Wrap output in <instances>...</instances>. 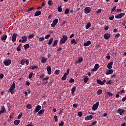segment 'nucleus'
<instances>
[{
	"instance_id": "obj_54",
	"label": "nucleus",
	"mask_w": 126,
	"mask_h": 126,
	"mask_svg": "<svg viewBox=\"0 0 126 126\" xmlns=\"http://www.w3.org/2000/svg\"><path fill=\"white\" fill-rule=\"evenodd\" d=\"M120 36H121V34L120 33H117L115 35V38H118Z\"/></svg>"
},
{
	"instance_id": "obj_56",
	"label": "nucleus",
	"mask_w": 126,
	"mask_h": 126,
	"mask_svg": "<svg viewBox=\"0 0 126 126\" xmlns=\"http://www.w3.org/2000/svg\"><path fill=\"white\" fill-rule=\"evenodd\" d=\"M96 124H97V121H94V122L92 123V126H95V125H96Z\"/></svg>"
},
{
	"instance_id": "obj_36",
	"label": "nucleus",
	"mask_w": 126,
	"mask_h": 126,
	"mask_svg": "<svg viewBox=\"0 0 126 126\" xmlns=\"http://www.w3.org/2000/svg\"><path fill=\"white\" fill-rule=\"evenodd\" d=\"M47 3L49 5L51 6L53 4V1L52 0H49L48 1Z\"/></svg>"
},
{
	"instance_id": "obj_51",
	"label": "nucleus",
	"mask_w": 126,
	"mask_h": 126,
	"mask_svg": "<svg viewBox=\"0 0 126 126\" xmlns=\"http://www.w3.org/2000/svg\"><path fill=\"white\" fill-rule=\"evenodd\" d=\"M73 108H77L78 107V104L77 103H74L73 104Z\"/></svg>"
},
{
	"instance_id": "obj_39",
	"label": "nucleus",
	"mask_w": 126,
	"mask_h": 126,
	"mask_svg": "<svg viewBox=\"0 0 126 126\" xmlns=\"http://www.w3.org/2000/svg\"><path fill=\"white\" fill-rule=\"evenodd\" d=\"M57 9L59 12H62V11H63V8H62L61 6H58Z\"/></svg>"
},
{
	"instance_id": "obj_29",
	"label": "nucleus",
	"mask_w": 126,
	"mask_h": 126,
	"mask_svg": "<svg viewBox=\"0 0 126 126\" xmlns=\"http://www.w3.org/2000/svg\"><path fill=\"white\" fill-rule=\"evenodd\" d=\"M67 76V74H66V73H65L63 76L62 77V80H65V79H66V76Z\"/></svg>"
},
{
	"instance_id": "obj_45",
	"label": "nucleus",
	"mask_w": 126,
	"mask_h": 126,
	"mask_svg": "<svg viewBox=\"0 0 126 126\" xmlns=\"http://www.w3.org/2000/svg\"><path fill=\"white\" fill-rule=\"evenodd\" d=\"M28 38H29V39H32V38H34V34H32L28 36Z\"/></svg>"
},
{
	"instance_id": "obj_28",
	"label": "nucleus",
	"mask_w": 126,
	"mask_h": 126,
	"mask_svg": "<svg viewBox=\"0 0 126 126\" xmlns=\"http://www.w3.org/2000/svg\"><path fill=\"white\" fill-rule=\"evenodd\" d=\"M45 112V109H41L38 112V115H42L44 114Z\"/></svg>"
},
{
	"instance_id": "obj_25",
	"label": "nucleus",
	"mask_w": 126,
	"mask_h": 126,
	"mask_svg": "<svg viewBox=\"0 0 126 126\" xmlns=\"http://www.w3.org/2000/svg\"><path fill=\"white\" fill-rule=\"evenodd\" d=\"M41 63H47V59L46 58H42L41 59Z\"/></svg>"
},
{
	"instance_id": "obj_32",
	"label": "nucleus",
	"mask_w": 126,
	"mask_h": 126,
	"mask_svg": "<svg viewBox=\"0 0 126 126\" xmlns=\"http://www.w3.org/2000/svg\"><path fill=\"white\" fill-rule=\"evenodd\" d=\"M32 10H34V7H32V8L29 9L28 10H27V12H29V13H30L32 12Z\"/></svg>"
},
{
	"instance_id": "obj_21",
	"label": "nucleus",
	"mask_w": 126,
	"mask_h": 126,
	"mask_svg": "<svg viewBox=\"0 0 126 126\" xmlns=\"http://www.w3.org/2000/svg\"><path fill=\"white\" fill-rule=\"evenodd\" d=\"M41 11H37L34 13V16H39V15H41Z\"/></svg>"
},
{
	"instance_id": "obj_17",
	"label": "nucleus",
	"mask_w": 126,
	"mask_h": 126,
	"mask_svg": "<svg viewBox=\"0 0 126 126\" xmlns=\"http://www.w3.org/2000/svg\"><path fill=\"white\" fill-rule=\"evenodd\" d=\"M82 62H83V58H79L78 60L75 61V63L76 64L77 63H81Z\"/></svg>"
},
{
	"instance_id": "obj_42",
	"label": "nucleus",
	"mask_w": 126,
	"mask_h": 126,
	"mask_svg": "<svg viewBox=\"0 0 126 126\" xmlns=\"http://www.w3.org/2000/svg\"><path fill=\"white\" fill-rule=\"evenodd\" d=\"M110 20H114V18H115V16L114 15H112L111 16L109 17Z\"/></svg>"
},
{
	"instance_id": "obj_9",
	"label": "nucleus",
	"mask_w": 126,
	"mask_h": 126,
	"mask_svg": "<svg viewBox=\"0 0 126 126\" xmlns=\"http://www.w3.org/2000/svg\"><path fill=\"white\" fill-rule=\"evenodd\" d=\"M90 11H91V8H90V7H86L84 9V13H85L86 14L90 13Z\"/></svg>"
},
{
	"instance_id": "obj_8",
	"label": "nucleus",
	"mask_w": 126,
	"mask_h": 126,
	"mask_svg": "<svg viewBox=\"0 0 126 126\" xmlns=\"http://www.w3.org/2000/svg\"><path fill=\"white\" fill-rule=\"evenodd\" d=\"M59 22V20L58 19H55L53 21L52 24L51 25V27H55L56 25L58 24Z\"/></svg>"
},
{
	"instance_id": "obj_37",
	"label": "nucleus",
	"mask_w": 126,
	"mask_h": 126,
	"mask_svg": "<svg viewBox=\"0 0 126 126\" xmlns=\"http://www.w3.org/2000/svg\"><path fill=\"white\" fill-rule=\"evenodd\" d=\"M26 107H27V109H32V104H29L27 105Z\"/></svg>"
},
{
	"instance_id": "obj_35",
	"label": "nucleus",
	"mask_w": 126,
	"mask_h": 126,
	"mask_svg": "<svg viewBox=\"0 0 126 126\" xmlns=\"http://www.w3.org/2000/svg\"><path fill=\"white\" fill-rule=\"evenodd\" d=\"M45 40V37L42 36L40 37L38 39L39 42H42V41H44Z\"/></svg>"
},
{
	"instance_id": "obj_2",
	"label": "nucleus",
	"mask_w": 126,
	"mask_h": 126,
	"mask_svg": "<svg viewBox=\"0 0 126 126\" xmlns=\"http://www.w3.org/2000/svg\"><path fill=\"white\" fill-rule=\"evenodd\" d=\"M14 89H15V83L13 82L9 89L11 94H14Z\"/></svg>"
},
{
	"instance_id": "obj_53",
	"label": "nucleus",
	"mask_w": 126,
	"mask_h": 126,
	"mask_svg": "<svg viewBox=\"0 0 126 126\" xmlns=\"http://www.w3.org/2000/svg\"><path fill=\"white\" fill-rule=\"evenodd\" d=\"M82 115H83L82 112H79L78 113V117H82Z\"/></svg>"
},
{
	"instance_id": "obj_46",
	"label": "nucleus",
	"mask_w": 126,
	"mask_h": 126,
	"mask_svg": "<svg viewBox=\"0 0 126 126\" xmlns=\"http://www.w3.org/2000/svg\"><path fill=\"white\" fill-rule=\"evenodd\" d=\"M55 74L59 75L60 74V70H57L55 71Z\"/></svg>"
},
{
	"instance_id": "obj_15",
	"label": "nucleus",
	"mask_w": 126,
	"mask_h": 126,
	"mask_svg": "<svg viewBox=\"0 0 126 126\" xmlns=\"http://www.w3.org/2000/svg\"><path fill=\"white\" fill-rule=\"evenodd\" d=\"M107 67L108 68V69H111V68L113 67V62H110L109 63L107 64Z\"/></svg>"
},
{
	"instance_id": "obj_16",
	"label": "nucleus",
	"mask_w": 126,
	"mask_h": 126,
	"mask_svg": "<svg viewBox=\"0 0 126 126\" xmlns=\"http://www.w3.org/2000/svg\"><path fill=\"white\" fill-rule=\"evenodd\" d=\"M46 69L47 70L48 74H49V75L51 74V73L52 72V68H51V67L50 66H47Z\"/></svg>"
},
{
	"instance_id": "obj_38",
	"label": "nucleus",
	"mask_w": 126,
	"mask_h": 126,
	"mask_svg": "<svg viewBox=\"0 0 126 126\" xmlns=\"http://www.w3.org/2000/svg\"><path fill=\"white\" fill-rule=\"evenodd\" d=\"M71 44H75V45H76L77 44V42H76V41H75V39H73L71 40Z\"/></svg>"
},
{
	"instance_id": "obj_63",
	"label": "nucleus",
	"mask_w": 126,
	"mask_h": 126,
	"mask_svg": "<svg viewBox=\"0 0 126 126\" xmlns=\"http://www.w3.org/2000/svg\"><path fill=\"white\" fill-rule=\"evenodd\" d=\"M73 37H74V33H72V34H71L69 36L70 39H71L72 38H73Z\"/></svg>"
},
{
	"instance_id": "obj_14",
	"label": "nucleus",
	"mask_w": 126,
	"mask_h": 126,
	"mask_svg": "<svg viewBox=\"0 0 126 126\" xmlns=\"http://www.w3.org/2000/svg\"><path fill=\"white\" fill-rule=\"evenodd\" d=\"M114 72V70L110 69H108L106 70V72L105 73V74L106 75H109L110 74H112Z\"/></svg>"
},
{
	"instance_id": "obj_19",
	"label": "nucleus",
	"mask_w": 126,
	"mask_h": 126,
	"mask_svg": "<svg viewBox=\"0 0 126 126\" xmlns=\"http://www.w3.org/2000/svg\"><path fill=\"white\" fill-rule=\"evenodd\" d=\"M28 37L27 36H24L22 37V43H25V42H27V39Z\"/></svg>"
},
{
	"instance_id": "obj_48",
	"label": "nucleus",
	"mask_w": 126,
	"mask_h": 126,
	"mask_svg": "<svg viewBox=\"0 0 126 126\" xmlns=\"http://www.w3.org/2000/svg\"><path fill=\"white\" fill-rule=\"evenodd\" d=\"M69 83H72L73 82H74V79L73 78L70 79V80H69Z\"/></svg>"
},
{
	"instance_id": "obj_7",
	"label": "nucleus",
	"mask_w": 126,
	"mask_h": 126,
	"mask_svg": "<svg viewBox=\"0 0 126 126\" xmlns=\"http://www.w3.org/2000/svg\"><path fill=\"white\" fill-rule=\"evenodd\" d=\"M99 107V101H97L96 103H95L92 107L93 111H96L98 107Z\"/></svg>"
},
{
	"instance_id": "obj_11",
	"label": "nucleus",
	"mask_w": 126,
	"mask_h": 126,
	"mask_svg": "<svg viewBox=\"0 0 126 126\" xmlns=\"http://www.w3.org/2000/svg\"><path fill=\"white\" fill-rule=\"evenodd\" d=\"M96 82L99 85H103L106 82V80H103V81H101V80L98 79L96 80Z\"/></svg>"
},
{
	"instance_id": "obj_47",
	"label": "nucleus",
	"mask_w": 126,
	"mask_h": 126,
	"mask_svg": "<svg viewBox=\"0 0 126 126\" xmlns=\"http://www.w3.org/2000/svg\"><path fill=\"white\" fill-rule=\"evenodd\" d=\"M25 63V61H24V59L21 61V64H22V65H24Z\"/></svg>"
},
{
	"instance_id": "obj_1",
	"label": "nucleus",
	"mask_w": 126,
	"mask_h": 126,
	"mask_svg": "<svg viewBox=\"0 0 126 126\" xmlns=\"http://www.w3.org/2000/svg\"><path fill=\"white\" fill-rule=\"evenodd\" d=\"M66 41H67V36L63 35V37L60 39L59 44L63 45V44H64Z\"/></svg>"
},
{
	"instance_id": "obj_41",
	"label": "nucleus",
	"mask_w": 126,
	"mask_h": 126,
	"mask_svg": "<svg viewBox=\"0 0 126 126\" xmlns=\"http://www.w3.org/2000/svg\"><path fill=\"white\" fill-rule=\"evenodd\" d=\"M69 13V9H68V8L66 9L65 10L64 14H68Z\"/></svg>"
},
{
	"instance_id": "obj_43",
	"label": "nucleus",
	"mask_w": 126,
	"mask_h": 126,
	"mask_svg": "<svg viewBox=\"0 0 126 126\" xmlns=\"http://www.w3.org/2000/svg\"><path fill=\"white\" fill-rule=\"evenodd\" d=\"M23 115V113H20V114H19V115L18 116V120H19Z\"/></svg>"
},
{
	"instance_id": "obj_64",
	"label": "nucleus",
	"mask_w": 126,
	"mask_h": 126,
	"mask_svg": "<svg viewBox=\"0 0 126 126\" xmlns=\"http://www.w3.org/2000/svg\"><path fill=\"white\" fill-rule=\"evenodd\" d=\"M126 100V96L122 98V101L125 102Z\"/></svg>"
},
{
	"instance_id": "obj_31",
	"label": "nucleus",
	"mask_w": 126,
	"mask_h": 126,
	"mask_svg": "<svg viewBox=\"0 0 126 126\" xmlns=\"http://www.w3.org/2000/svg\"><path fill=\"white\" fill-rule=\"evenodd\" d=\"M75 89H76V87H73V88L71 89V94H74Z\"/></svg>"
},
{
	"instance_id": "obj_6",
	"label": "nucleus",
	"mask_w": 126,
	"mask_h": 126,
	"mask_svg": "<svg viewBox=\"0 0 126 126\" xmlns=\"http://www.w3.org/2000/svg\"><path fill=\"white\" fill-rule=\"evenodd\" d=\"M18 34L16 33H13L12 36V42H15L16 41V38H17Z\"/></svg>"
},
{
	"instance_id": "obj_44",
	"label": "nucleus",
	"mask_w": 126,
	"mask_h": 126,
	"mask_svg": "<svg viewBox=\"0 0 126 126\" xmlns=\"http://www.w3.org/2000/svg\"><path fill=\"white\" fill-rule=\"evenodd\" d=\"M32 76H33V73H30L29 75V79H31V78H32Z\"/></svg>"
},
{
	"instance_id": "obj_57",
	"label": "nucleus",
	"mask_w": 126,
	"mask_h": 126,
	"mask_svg": "<svg viewBox=\"0 0 126 126\" xmlns=\"http://www.w3.org/2000/svg\"><path fill=\"white\" fill-rule=\"evenodd\" d=\"M4 75H3V74H0V79H2V78H3Z\"/></svg>"
},
{
	"instance_id": "obj_33",
	"label": "nucleus",
	"mask_w": 126,
	"mask_h": 126,
	"mask_svg": "<svg viewBox=\"0 0 126 126\" xmlns=\"http://www.w3.org/2000/svg\"><path fill=\"white\" fill-rule=\"evenodd\" d=\"M88 80H89V79L88 78V76H86V77L84 78V82L85 83H87Z\"/></svg>"
},
{
	"instance_id": "obj_26",
	"label": "nucleus",
	"mask_w": 126,
	"mask_h": 126,
	"mask_svg": "<svg viewBox=\"0 0 126 126\" xmlns=\"http://www.w3.org/2000/svg\"><path fill=\"white\" fill-rule=\"evenodd\" d=\"M14 124L15 126H18L20 124V120H15L14 122Z\"/></svg>"
},
{
	"instance_id": "obj_50",
	"label": "nucleus",
	"mask_w": 126,
	"mask_h": 126,
	"mask_svg": "<svg viewBox=\"0 0 126 126\" xmlns=\"http://www.w3.org/2000/svg\"><path fill=\"white\" fill-rule=\"evenodd\" d=\"M101 12H102V9H98L97 11H96V13L98 14V13H101Z\"/></svg>"
},
{
	"instance_id": "obj_18",
	"label": "nucleus",
	"mask_w": 126,
	"mask_h": 126,
	"mask_svg": "<svg viewBox=\"0 0 126 126\" xmlns=\"http://www.w3.org/2000/svg\"><path fill=\"white\" fill-rule=\"evenodd\" d=\"M93 119V116L90 115L89 116H87L85 118L86 121H90Z\"/></svg>"
},
{
	"instance_id": "obj_60",
	"label": "nucleus",
	"mask_w": 126,
	"mask_h": 126,
	"mask_svg": "<svg viewBox=\"0 0 126 126\" xmlns=\"http://www.w3.org/2000/svg\"><path fill=\"white\" fill-rule=\"evenodd\" d=\"M45 74H43L42 75H40V78H43V79L44 77H45Z\"/></svg>"
},
{
	"instance_id": "obj_12",
	"label": "nucleus",
	"mask_w": 126,
	"mask_h": 126,
	"mask_svg": "<svg viewBox=\"0 0 126 126\" xmlns=\"http://www.w3.org/2000/svg\"><path fill=\"white\" fill-rule=\"evenodd\" d=\"M125 112H126V110H125L124 109H122L121 108L118 109L117 110V113H119V114L121 116H123V114H124V113H125Z\"/></svg>"
},
{
	"instance_id": "obj_59",
	"label": "nucleus",
	"mask_w": 126,
	"mask_h": 126,
	"mask_svg": "<svg viewBox=\"0 0 126 126\" xmlns=\"http://www.w3.org/2000/svg\"><path fill=\"white\" fill-rule=\"evenodd\" d=\"M49 79H50V77H47V78H44L43 79V81H47V80H49Z\"/></svg>"
},
{
	"instance_id": "obj_61",
	"label": "nucleus",
	"mask_w": 126,
	"mask_h": 126,
	"mask_svg": "<svg viewBox=\"0 0 126 126\" xmlns=\"http://www.w3.org/2000/svg\"><path fill=\"white\" fill-rule=\"evenodd\" d=\"M49 37H51V35L50 34H47L45 36V39H49Z\"/></svg>"
},
{
	"instance_id": "obj_34",
	"label": "nucleus",
	"mask_w": 126,
	"mask_h": 126,
	"mask_svg": "<svg viewBox=\"0 0 126 126\" xmlns=\"http://www.w3.org/2000/svg\"><path fill=\"white\" fill-rule=\"evenodd\" d=\"M102 92H103V91H102V90H98L97 92V94L101 95Z\"/></svg>"
},
{
	"instance_id": "obj_23",
	"label": "nucleus",
	"mask_w": 126,
	"mask_h": 126,
	"mask_svg": "<svg viewBox=\"0 0 126 126\" xmlns=\"http://www.w3.org/2000/svg\"><path fill=\"white\" fill-rule=\"evenodd\" d=\"M58 39L54 40V43L52 44L53 47H56L58 45Z\"/></svg>"
},
{
	"instance_id": "obj_22",
	"label": "nucleus",
	"mask_w": 126,
	"mask_h": 126,
	"mask_svg": "<svg viewBox=\"0 0 126 126\" xmlns=\"http://www.w3.org/2000/svg\"><path fill=\"white\" fill-rule=\"evenodd\" d=\"M7 38V35L6 34L3 35L1 37V41H5V40H6V39Z\"/></svg>"
},
{
	"instance_id": "obj_58",
	"label": "nucleus",
	"mask_w": 126,
	"mask_h": 126,
	"mask_svg": "<svg viewBox=\"0 0 126 126\" xmlns=\"http://www.w3.org/2000/svg\"><path fill=\"white\" fill-rule=\"evenodd\" d=\"M117 8V6H115L114 7L112 10H111V12H113V11H115V10H116V9Z\"/></svg>"
},
{
	"instance_id": "obj_5",
	"label": "nucleus",
	"mask_w": 126,
	"mask_h": 126,
	"mask_svg": "<svg viewBox=\"0 0 126 126\" xmlns=\"http://www.w3.org/2000/svg\"><path fill=\"white\" fill-rule=\"evenodd\" d=\"M126 15V13H120L118 15H116L115 16V18L117 19H121L123 17V16H125Z\"/></svg>"
},
{
	"instance_id": "obj_4",
	"label": "nucleus",
	"mask_w": 126,
	"mask_h": 126,
	"mask_svg": "<svg viewBox=\"0 0 126 126\" xmlns=\"http://www.w3.org/2000/svg\"><path fill=\"white\" fill-rule=\"evenodd\" d=\"M42 109V106L41 105H38L35 106V110L33 111V114L35 115V114H37L38 112L40 111Z\"/></svg>"
},
{
	"instance_id": "obj_13",
	"label": "nucleus",
	"mask_w": 126,
	"mask_h": 126,
	"mask_svg": "<svg viewBox=\"0 0 126 126\" xmlns=\"http://www.w3.org/2000/svg\"><path fill=\"white\" fill-rule=\"evenodd\" d=\"M110 37H111V33H105L104 34V38L105 40H108V39H110Z\"/></svg>"
},
{
	"instance_id": "obj_40",
	"label": "nucleus",
	"mask_w": 126,
	"mask_h": 126,
	"mask_svg": "<svg viewBox=\"0 0 126 126\" xmlns=\"http://www.w3.org/2000/svg\"><path fill=\"white\" fill-rule=\"evenodd\" d=\"M106 93L107 95H109L110 97H113V93H111L110 92H107Z\"/></svg>"
},
{
	"instance_id": "obj_24",
	"label": "nucleus",
	"mask_w": 126,
	"mask_h": 126,
	"mask_svg": "<svg viewBox=\"0 0 126 126\" xmlns=\"http://www.w3.org/2000/svg\"><path fill=\"white\" fill-rule=\"evenodd\" d=\"M24 48L25 50H27V49H29L30 48V45L29 44H26L24 45Z\"/></svg>"
},
{
	"instance_id": "obj_62",
	"label": "nucleus",
	"mask_w": 126,
	"mask_h": 126,
	"mask_svg": "<svg viewBox=\"0 0 126 126\" xmlns=\"http://www.w3.org/2000/svg\"><path fill=\"white\" fill-rule=\"evenodd\" d=\"M35 68H38L37 66H33L32 67V69L33 70V69H35Z\"/></svg>"
},
{
	"instance_id": "obj_52",
	"label": "nucleus",
	"mask_w": 126,
	"mask_h": 126,
	"mask_svg": "<svg viewBox=\"0 0 126 126\" xmlns=\"http://www.w3.org/2000/svg\"><path fill=\"white\" fill-rule=\"evenodd\" d=\"M54 120H55V122H56V123H57V122H58V116H56V115H55V116H54Z\"/></svg>"
},
{
	"instance_id": "obj_3",
	"label": "nucleus",
	"mask_w": 126,
	"mask_h": 126,
	"mask_svg": "<svg viewBox=\"0 0 126 126\" xmlns=\"http://www.w3.org/2000/svg\"><path fill=\"white\" fill-rule=\"evenodd\" d=\"M3 63L5 65V66H8V65H10V64H11V60L9 59L8 60H4Z\"/></svg>"
},
{
	"instance_id": "obj_10",
	"label": "nucleus",
	"mask_w": 126,
	"mask_h": 126,
	"mask_svg": "<svg viewBox=\"0 0 126 126\" xmlns=\"http://www.w3.org/2000/svg\"><path fill=\"white\" fill-rule=\"evenodd\" d=\"M100 67L99 64L96 63L94 67L91 70L92 71H97L98 70V68Z\"/></svg>"
},
{
	"instance_id": "obj_30",
	"label": "nucleus",
	"mask_w": 126,
	"mask_h": 126,
	"mask_svg": "<svg viewBox=\"0 0 126 126\" xmlns=\"http://www.w3.org/2000/svg\"><path fill=\"white\" fill-rule=\"evenodd\" d=\"M90 26H91V23L89 22L86 27V29H89V28H90Z\"/></svg>"
},
{
	"instance_id": "obj_20",
	"label": "nucleus",
	"mask_w": 126,
	"mask_h": 126,
	"mask_svg": "<svg viewBox=\"0 0 126 126\" xmlns=\"http://www.w3.org/2000/svg\"><path fill=\"white\" fill-rule=\"evenodd\" d=\"M90 45H91V41L90 40H88V41H87L86 43L84 44V45L85 47H88V46H89Z\"/></svg>"
},
{
	"instance_id": "obj_55",
	"label": "nucleus",
	"mask_w": 126,
	"mask_h": 126,
	"mask_svg": "<svg viewBox=\"0 0 126 126\" xmlns=\"http://www.w3.org/2000/svg\"><path fill=\"white\" fill-rule=\"evenodd\" d=\"M63 124H64V122H63V121H61V122L59 124V126H63Z\"/></svg>"
},
{
	"instance_id": "obj_27",
	"label": "nucleus",
	"mask_w": 126,
	"mask_h": 126,
	"mask_svg": "<svg viewBox=\"0 0 126 126\" xmlns=\"http://www.w3.org/2000/svg\"><path fill=\"white\" fill-rule=\"evenodd\" d=\"M53 41H54L53 38H51L49 40V42H48L49 46H51V45H52Z\"/></svg>"
},
{
	"instance_id": "obj_49",
	"label": "nucleus",
	"mask_w": 126,
	"mask_h": 126,
	"mask_svg": "<svg viewBox=\"0 0 126 126\" xmlns=\"http://www.w3.org/2000/svg\"><path fill=\"white\" fill-rule=\"evenodd\" d=\"M1 111H2L4 113L5 112V108L4 107V106H2L1 107Z\"/></svg>"
}]
</instances>
